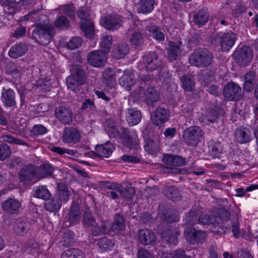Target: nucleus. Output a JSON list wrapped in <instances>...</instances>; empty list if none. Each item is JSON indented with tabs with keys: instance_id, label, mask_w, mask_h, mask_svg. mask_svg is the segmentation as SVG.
I'll use <instances>...</instances> for the list:
<instances>
[{
	"instance_id": "nucleus-1",
	"label": "nucleus",
	"mask_w": 258,
	"mask_h": 258,
	"mask_svg": "<svg viewBox=\"0 0 258 258\" xmlns=\"http://www.w3.org/2000/svg\"><path fill=\"white\" fill-rule=\"evenodd\" d=\"M142 82L141 85H138L134 90L131 94L136 99H139L145 102L149 106L154 107V104L158 102L160 99L159 92L152 86H148L145 90L142 85V82L145 83L148 80V77L144 76L140 78Z\"/></svg>"
},
{
	"instance_id": "nucleus-2",
	"label": "nucleus",
	"mask_w": 258,
	"mask_h": 258,
	"mask_svg": "<svg viewBox=\"0 0 258 258\" xmlns=\"http://www.w3.org/2000/svg\"><path fill=\"white\" fill-rule=\"evenodd\" d=\"M233 215H236L231 214L230 209L229 211L225 208L219 209L217 215L214 217L212 227L210 228L211 230L219 235L225 234L229 229V222L232 220Z\"/></svg>"
},
{
	"instance_id": "nucleus-3",
	"label": "nucleus",
	"mask_w": 258,
	"mask_h": 258,
	"mask_svg": "<svg viewBox=\"0 0 258 258\" xmlns=\"http://www.w3.org/2000/svg\"><path fill=\"white\" fill-rule=\"evenodd\" d=\"M53 27L47 24L38 23L32 31V38L41 45H47L50 43L53 35Z\"/></svg>"
},
{
	"instance_id": "nucleus-4",
	"label": "nucleus",
	"mask_w": 258,
	"mask_h": 258,
	"mask_svg": "<svg viewBox=\"0 0 258 258\" xmlns=\"http://www.w3.org/2000/svg\"><path fill=\"white\" fill-rule=\"evenodd\" d=\"M213 58V54L208 49L199 48L190 54L188 60L192 66L205 68L212 64Z\"/></svg>"
},
{
	"instance_id": "nucleus-5",
	"label": "nucleus",
	"mask_w": 258,
	"mask_h": 258,
	"mask_svg": "<svg viewBox=\"0 0 258 258\" xmlns=\"http://www.w3.org/2000/svg\"><path fill=\"white\" fill-rule=\"evenodd\" d=\"M90 9L88 7H80L76 11V14L81 19L80 25L85 36L90 39L94 36V26L92 21L89 19Z\"/></svg>"
},
{
	"instance_id": "nucleus-6",
	"label": "nucleus",
	"mask_w": 258,
	"mask_h": 258,
	"mask_svg": "<svg viewBox=\"0 0 258 258\" xmlns=\"http://www.w3.org/2000/svg\"><path fill=\"white\" fill-rule=\"evenodd\" d=\"M203 211V208L199 206L195 205L192 207L189 213L186 216V224L189 226L197 223L204 225L211 224V228L214 221V217H211L208 215L202 216Z\"/></svg>"
},
{
	"instance_id": "nucleus-7",
	"label": "nucleus",
	"mask_w": 258,
	"mask_h": 258,
	"mask_svg": "<svg viewBox=\"0 0 258 258\" xmlns=\"http://www.w3.org/2000/svg\"><path fill=\"white\" fill-rule=\"evenodd\" d=\"M70 70L71 75L66 79L67 85L70 89L75 91L77 87L85 83V73L81 66L77 64L71 65Z\"/></svg>"
},
{
	"instance_id": "nucleus-8",
	"label": "nucleus",
	"mask_w": 258,
	"mask_h": 258,
	"mask_svg": "<svg viewBox=\"0 0 258 258\" xmlns=\"http://www.w3.org/2000/svg\"><path fill=\"white\" fill-rule=\"evenodd\" d=\"M236 39V34L230 31L217 34L213 38V42L219 46L222 51H228L234 45Z\"/></svg>"
},
{
	"instance_id": "nucleus-9",
	"label": "nucleus",
	"mask_w": 258,
	"mask_h": 258,
	"mask_svg": "<svg viewBox=\"0 0 258 258\" xmlns=\"http://www.w3.org/2000/svg\"><path fill=\"white\" fill-rule=\"evenodd\" d=\"M204 133L198 126H191L185 128L182 135L184 143L187 146H196L203 136Z\"/></svg>"
},
{
	"instance_id": "nucleus-10",
	"label": "nucleus",
	"mask_w": 258,
	"mask_h": 258,
	"mask_svg": "<svg viewBox=\"0 0 258 258\" xmlns=\"http://www.w3.org/2000/svg\"><path fill=\"white\" fill-rule=\"evenodd\" d=\"M234 57L236 62L241 67L246 66L253 57V50L248 46L238 47L235 51Z\"/></svg>"
},
{
	"instance_id": "nucleus-11",
	"label": "nucleus",
	"mask_w": 258,
	"mask_h": 258,
	"mask_svg": "<svg viewBox=\"0 0 258 258\" xmlns=\"http://www.w3.org/2000/svg\"><path fill=\"white\" fill-rule=\"evenodd\" d=\"M18 176L21 182L26 183H34L39 180L37 176V167L31 164L24 166L19 172Z\"/></svg>"
},
{
	"instance_id": "nucleus-12",
	"label": "nucleus",
	"mask_w": 258,
	"mask_h": 258,
	"mask_svg": "<svg viewBox=\"0 0 258 258\" xmlns=\"http://www.w3.org/2000/svg\"><path fill=\"white\" fill-rule=\"evenodd\" d=\"M223 94L227 101H238L242 98L243 93L238 84L230 82L224 87Z\"/></svg>"
},
{
	"instance_id": "nucleus-13",
	"label": "nucleus",
	"mask_w": 258,
	"mask_h": 258,
	"mask_svg": "<svg viewBox=\"0 0 258 258\" xmlns=\"http://www.w3.org/2000/svg\"><path fill=\"white\" fill-rule=\"evenodd\" d=\"M118 134L124 144L131 149H136L139 144L138 135L135 131H130L127 128L122 127Z\"/></svg>"
},
{
	"instance_id": "nucleus-14",
	"label": "nucleus",
	"mask_w": 258,
	"mask_h": 258,
	"mask_svg": "<svg viewBox=\"0 0 258 258\" xmlns=\"http://www.w3.org/2000/svg\"><path fill=\"white\" fill-rule=\"evenodd\" d=\"M121 17L117 15H109L103 16L100 20V24L107 30L115 31L122 26Z\"/></svg>"
},
{
	"instance_id": "nucleus-15",
	"label": "nucleus",
	"mask_w": 258,
	"mask_h": 258,
	"mask_svg": "<svg viewBox=\"0 0 258 258\" xmlns=\"http://www.w3.org/2000/svg\"><path fill=\"white\" fill-rule=\"evenodd\" d=\"M143 63L147 71L153 72L161 66L162 60L156 53L150 51L143 56Z\"/></svg>"
},
{
	"instance_id": "nucleus-16",
	"label": "nucleus",
	"mask_w": 258,
	"mask_h": 258,
	"mask_svg": "<svg viewBox=\"0 0 258 258\" xmlns=\"http://www.w3.org/2000/svg\"><path fill=\"white\" fill-rule=\"evenodd\" d=\"M73 112L68 107L61 106L55 108L54 115L62 124H69L73 121Z\"/></svg>"
},
{
	"instance_id": "nucleus-17",
	"label": "nucleus",
	"mask_w": 258,
	"mask_h": 258,
	"mask_svg": "<svg viewBox=\"0 0 258 258\" xmlns=\"http://www.w3.org/2000/svg\"><path fill=\"white\" fill-rule=\"evenodd\" d=\"M169 117L168 110L161 107H157L151 114V120L153 125L161 126Z\"/></svg>"
},
{
	"instance_id": "nucleus-18",
	"label": "nucleus",
	"mask_w": 258,
	"mask_h": 258,
	"mask_svg": "<svg viewBox=\"0 0 258 258\" xmlns=\"http://www.w3.org/2000/svg\"><path fill=\"white\" fill-rule=\"evenodd\" d=\"M87 60L90 65L94 67H101L105 64L106 56L102 50L93 51L88 53Z\"/></svg>"
},
{
	"instance_id": "nucleus-19",
	"label": "nucleus",
	"mask_w": 258,
	"mask_h": 258,
	"mask_svg": "<svg viewBox=\"0 0 258 258\" xmlns=\"http://www.w3.org/2000/svg\"><path fill=\"white\" fill-rule=\"evenodd\" d=\"M80 133L76 128L68 127L64 128L62 137V140L63 143L70 144H75L80 141Z\"/></svg>"
},
{
	"instance_id": "nucleus-20",
	"label": "nucleus",
	"mask_w": 258,
	"mask_h": 258,
	"mask_svg": "<svg viewBox=\"0 0 258 258\" xmlns=\"http://www.w3.org/2000/svg\"><path fill=\"white\" fill-rule=\"evenodd\" d=\"M21 203L17 199L9 198L2 204L3 209L8 214H17L21 207Z\"/></svg>"
},
{
	"instance_id": "nucleus-21",
	"label": "nucleus",
	"mask_w": 258,
	"mask_h": 258,
	"mask_svg": "<svg viewBox=\"0 0 258 258\" xmlns=\"http://www.w3.org/2000/svg\"><path fill=\"white\" fill-rule=\"evenodd\" d=\"M138 239L140 243L144 245L152 244L156 240L155 233L148 229L138 231Z\"/></svg>"
},
{
	"instance_id": "nucleus-22",
	"label": "nucleus",
	"mask_w": 258,
	"mask_h": 258,
	"mask_svg": "<svg viewBox=\"0 0 258 258\" xmlns=\"http://www.w3.org/2000/svg\"><path fill=\"white\" fill-rule=\"evenodd\" d=\"M118 82L126 90L130 91L135 84L132 70L126 69L123 71V75L119 79Z\"/></svg>"
},
{
	"instance_id": "nucleus-23",
	"label": "nucleus",
	"mask_w": 258,
	"mask_h": 258,
	"mask_svg": "<svg viewBox=\"0 0 258 258\" xmlns=\"http://www.w3.org/2000/svg\"><path fill=\"white\" fill-rule=\"evenodd\" d=\"M16 94L11 89H4L2 92L1 101L7 107L14 106L16 104Z\"/></svg>"
},
{
	"instance_id": "nucleus-24",
	"label": "nucleus",
	"mask_w": 258,
	"mask_h": 258,
	"mask_svg": "<svg viewBox=\"0 0 258 258\" xmlns=\"http://www.w3.org/2000/svg\"><path fill=\"white\" fill-rule=\"evenodd\" d=\"M114 146L109 142L104 144L97 145L94 153L97 156L108 158L112 154Z\"/></svg>"
},
{
	"instance_id": "nucleus-25",
	"label": "nucleus",
	"mask_w": 258,
	"mask_h": 258,
	"mask_svg": "<svg viewBox=\"0 0 258 258\" xmlns=\"http://www.w3.org/2000/svg\"><path fill=\"white\" fill-rule=\"evenodd\" d=\"M219 117L218 112L215 109H210L206 111V113L203 114L199 118V120L204 125H210L211 124L218 121Z\"/></svg>"
},
{
	"instance_id": "nucleus-26",
	"label": "nucleus",
	"mask_w": 258,
	"mask_h": 258,
	"mask_svg": "<svg viewBox=\"0 0 258 258\" xmlns=\"http://www.w3.org/2000/svg\"><path fill=\"white\" fill-rule=\"evenodd\" d=\"M27 46L25 43H16L10 49L9 55L11 58H17L23 55L27 51Z\"/></svg>"
},
{
	"instance_id": "nucleus-27",
	"label": "nucleus",
	"mask_w": 258,
	"mask_h": 258,
	"mask_svg": "<svg viewBox=\"0 0 258 258\" xmlns=\"http://www.w3.org/2000/svg\"><path fill=\"white\" fill-rule=\"evenodd\" d=\"M110 224L107 221H102L96 223L92 228V234L95 236L105 234L109 232Z\"/></svg>"
},
{
	"instance_id": "nucleus-28",
	"label": "nucleus",
	"mask_w": 258,
	"mask_h": 258,
	"mask_svg": "<svg viewBox=\"0 0 258 258\" xmlns=\"http://www.w3.org/2000/svg\"><path fill=\"white\" fill-rule=\"evenodd\" d=\"M209 17V13L206 9H200L194 12L193 21L196 25L203 26L208 22Z\"/></svg>"
},
{
	"instance_id": "nucleus-29",
	"label": "nucleus",
	"mask_w": 258,
	"mask_h": 258,
	"mask_svg": "<svg viewBox=\"0 0 258 258\" xmlns=\"http://www.w3.org/2000/svg\"><path fill=\"white\" fill-rule=\"evenodd\" d=\"M125 227V223L124 217L120 214H117L114 215L113 222L110 226V229L113 232L118 233L123 231Z\"/></svg>"
},
{
	"instance_id": "nucleus-30",
	"label": "nucleus",
	"mask_w": 258,
	"mask_h": 258,
	"mask_svg": "<svg viewBox=\"0 0 258 258\" xmlns=\"http://www.w3.org/2000/svg\"><path fill=\"white\" fill-rule=\"evenodd\" d=\"M25 0H2V5L5 12L8 14H14L18 11L17 4L21 2L25 3Z\"/></svg>"
},
{
	"instance_id": "nucleus-31",
	"label": "nucleus",
	"mask_w": 258,
	"mask_h": 258,
	"mask_svg": "<svg viewBox=\"0 0 258 258\" xmlns=\"http://www.w3.org/2000/svg\"><path fill=\"white\" fill-rule=\"evenodd\" d=\"M142 118V114L139 110L134 108L128 109L127 113L126 115V119L131 126H134L138 124Z\"/></svg>"
},
{
	"instance_id": "nucleus-32",
	"label": "nucleus",
	"mask_w": 258,
	"mask_h": 258,
	"mask_svg": "<svg viewBox=\"0 0 258 258\" xmlns=\"http://www.w3.org/2000/svg\"><path fill=\"white\" fill-rule=\"evenodd\" d=\"M163 161L164 164L169 166H181L185 164L184 158L170 155L164 156Z\"/></svg>"
},
{
	"instance_id": "nucleus-33",
	"label": "nucleus",
	"mask_w": 258,
	"mask_h": 258,
	"mask_svg": "<svg viewBox=\"0 0 258 258\" xmlns=\"http://www.w3.org/2000/svg\"><path fill=\"white\" fill-rule=\"evenodd\" d=\"M236 141L240 144H245L250 140V132L246 127H239L235 132Z\"/></svg>"
},
{
	"instance_id": "nucleus-34",
	"label": "nucleus",
	"mask_w": 258,
	"mask_h": 258,
	"mask_svg": "<svg viewBox=\"0 0 258 258\" xmlns=\"http://www.w3.org/2000/svg\"><path fill=\"white\" fill-rule=\"evenodd\" d=\"M155 0H140L138 3L137 11L139 13L147 14L154 9Z\"/></svg>"
},
{
	"instance_id": "nucleus-35",
	"label": "nucleus",
	"mask_w": 258,
	"mask_h": 258,
	"mask_svg": "<svg viewBox=\"0 0 258 258\" xmlns=\"http://www.w3.org/2000/svg\"><path fill=\"white\" fill-rule=\"evenodd\" d=\"M182 87L187 92H192L195 88V78L191 74L184 75L180 79Z\"/></svg>"
},
{
	"instance_id": "nucleus-36",
	"label": "nucleus",
	"mask_w": 258,
	"mask_h": 258,
	"mask_svg": "<svg viewBox=\"0 0 258 258\" xmlns=\"http://www.w3.org/2000/svg\"><path fill=\"white\" fill-rule=\"evenodd\" d=\"M128 52V45L126 43L115 44L113 49V55L117 59L123 58Z\"/></svg>"
},
{
	"instance_id": "nucleus-37",
	"label": "nucleus",
	"mask_w": 258,
	"mask_h": 258,
	"mask_svg": "<svg viewBox=\"0 0 258 258\" xmlns=\"http://www.w3.org/2000/svg\"><path fill=\"white\" fill-rule=\"evenodd\" d=\"M54 171L53 167L48 163H45L37 167L38 179L51 175Z\"/></svg>"
},
{
	"instance_id": "nucleus-38",
	"label": "nucleus",
	"mask_w": 258,
	"mask_h": 258,
	"mask_svg": "<svg viewBox=\"0 0 258 258\" xmlns=\"http://www.w3.org/2000/svg\"><path fill=\"white\" fill-rule=\"evenodd\" d=\"M130 36V42L132 46L135 48H139L144 44V39L141 32L133 31Z\"/></svg>"
},
{
	"instance_id": "nucleus-39",
	"label": "nucleus",
	"mask_w": 258,
	"mask_h": 258,
	"mask_svg": "<svg viewBox=\"0 0 258 258\" xmlns=\"http://www.w3.org/2000/svg\"><path fill=\"white\" fill-rule=\"evenodd\" d=\"M58 189V198L60 202L66 203L69 199L71 192L68 187L63 183H58L57 184Z\"/></svg>"
},
{
	"instance_id": "nucleus-40",
	"label": "nucleus",
	"mask_w": 258,
	"mask_h": 258,
	"mask_svg": "<svg viewBox=\"0 0 258 258\" xmlns=\"http://www.w3.org/2000/svg\"><path fill=\"white\" fill-rule=\"evenodd\" d=\"M30 229V224L21 219L16 220L14 224V232L19 235H23L27 233Z\"/></svg>"
},
{
	"instance_id": "nucleus-41",
	"label": "nucleus",
	"mask_w": 258,
	"mask_h": 258,
	"mask_svg": "<svg viewBox=\"0 0 258 258\" xmlns=\"http://www.w3.org/2000/svg\"><path fill=\"white\" fill-rule=\"evenodd\" d=\"M178 234V230L175 228H169L162 233V237L165 238L168 243L176 244Z\"/></svg>"
},
{
	"instance_id": "nucleus-42",
	"label": "nucleus",
	"mask_w": 258,
	"mask_h": 258,
	"mask_svg": "<svg viewBox=\"0 0 258 258\" xmlns=\"http://www.w3.org/2000/svg\"><path fill=\"white\" fill-rule=\"evenodd\" d=\"M164 195L173 201H177L180 199L179 190L173 186L165 188L163 190Z\"/></svg>"
},
{
	"instance_id": "nucleus-43",
	"label": "nucleus",
	"mask_w": 258,
	"mask_h": 258,
	"mask_svg": "<svg viewBox=\"0 0 258 258\" xmlns=\"http://www.w3.org/2000/svg\"><path fill=\"white\" fill-rule=\"evenodd\" d=\"M103 78L108 86H113L116 83L115 73L110 68L106 69L103 73Z\"/></svg>"
},
{
	"instance_id": "nucleus-44",
	"label": "nucleus",
	"mask_w": 258,
	"mask_h": 258,
	"mask_svg": "<svg viewBox=\"0 0 258 258\" xmlns=\"http://www.w3.org/2000/svg\"><path fill=\"white\" fill-rule=\"evenodd\" d=\"M147 30L149 32L151 36L158 41L164 40L165 36L163 31L158 26H149L147 27Z\"/></svg>"
},
{
	"instance_id": "nucleus-45",
	"label": "nucleus",
	"mask_w": 258,
	"mask_h": 258,
	"mask_svg": "<svg viewBox=\"0 0 258 258\" xmlns=\"http://www.w3.org/2000/svg\"><path fill=\"white\" fill-rule=\"evenodd\" d=\"M101 39V41L100 42V45L102 49V51L107 53L110 51L112 43V37L110 35L103 34Z\"/></svg>"
},
{
	"instance_id": "nucleus-46",
	"label": "nucleus",
	"mask_w": 258,
	"mask_h": 258,
	"mask_svg": "<svg viewBox=\"0 0 258 258\" xmlns=\"http://www.w3.org/2000/svg\"><path fill=\"white\" fill-rule=\"evenodd\" d=\"M61 207V202L58 198H52L45 204L46 210L50 212L58 211Z\"/></svg>"
},
{
	"instance_id": "nucleus-47",
	"label": "nucleus",
	"mask_w": 258,
	"mask_h": 258,
	"mask_svg": "<svg viewBox=\"0 0 258 258\" xmlns=\"http://www.w3.org/2000/svg\"><path fill=\"white\" fill-rule=\"evenodd\" d=\"M144 148L149 154L153 155H157L160 151L159 143L151 140H148L147 141H146Z\"/></svg>"
},
{
	"instance_id": "nucleus-48",
	"label": "nucleus",
	"mask_w": 258,
	"mask_h": 258,
	"mask_svg": "<svg viewBox=\"0 0 258 258\" xmlns=\"http://www.w3.org/2000/svg\"><path fill=\"white\" fill-rule=\"evenodd\" d=\"M82 251L78 248L67 249L62 253L61 258H84Z\"/></svg>"
},
{
	"instance_id": "nucleus-49",
	"label": "nucleus",
	"mask_w": 258,
	"mask_h": 258,
	"mask_svg": "<svg viewBox=\"0 0 258 258\" xmlns=\"http://www.w3.org/2000/svg\"><path fill=\"white\" fill-rule=\"evenodd\" d=\"M80 219V207L76 204L73 205L70 209L69 221L72 224L76 223Z\"/></svg>"
},
{
	"instance_id": "nucleus-50",
	"label": "nucleus",
	"mask_w": 258,
	"mask_h": 258,
	"mask_svg": "<svg viewBox=\"0 0 258 258\" xmlns=\"http://www.w3.org/2000/svg\"><path fill=\"white\" fill-rule=\"evenodd\" d=\"M59 12L65 14L70 18L75 17V8L72 4H68L60 6L58 8Z\"/></svg>"
},
{
	"instance_id": "nucleus-51",
	"label": "nucleus",
	"mask_w": 258,
	"mask_h": 258,
	"mask_svg": "<svg viewBox=\"0 0 258 258\" xmlns=\"http://www.w3.org/2000/svg\"><path fill=\"white\" fill-rule=\"evenodd\" d=\"M51 195L46 186H38L35 190V197L44 200H49Z\"/></svg>"
},
{
	"instance_id": "nucleus-52",
	"label": "nucleus",
	"mask_w": 258,
	"mask_h": 258,
	"mask_svg": "<svg viewBox=\"0 0 258 258\" xmlns=\"http://www.w3.org/2000/svg\"><path fill=\"white\" fill-rule=\"evenodd\" d=\"M83 222L87 227H92V228L96 223L94 217L89 209H85L83 217Z\"/></svg>"
},
{
	"instance_id": "nucleus-53",
	"label": "nucleus",
	"mask_w": 258,
	"mask_h": 258,
	"mask_svg": "<svg viewBox=\"0 0 258 258\" xmlns=\"http://www.w3.org/2000/svg\"><path fill=\"white\" fill-rule=\"evenodd\" d=\"M181 49L179 44H174L171 45L168 50V55L170 61L175 60L177 58L181 52Z\"/></svg>"
},
{
	"instance_id": "nucleus-54",
	"label": "nucleus",
	"mask_w": 258,
	"mask_h": 258,
	"mask_svg": "<svg viewBox=\"0 0 258 258\" xmlns=\"http://www.w3.org/2000/svg\"><path fill=\"white\" fill-rule=\"evenodd\" d=\"M230 225L231 226L232 232L234 237L237 238L239 237L240 232L239 230V223L237 215H233L232 220L230 221L229 226Z\"/></svg>"
},
{
	"instance_id": "nucleus-55",
	"label": "nucleus",
	"mask_w": 258,
	"mask_h": 258,
	"mask_svg": "<svg viewBox=\"0 0 258 258\" xmlns=\"http://www.w3.org/2000/svg\"><path fill=\"white\" fill-rule=\"evenodd\" d=\"M55 25L59 30H67L70 27V23L66 17L61 16L55 20Z\"/></svg>"
},
{
	"instance_id": "nucleus-56",
	"label": "nucleus",
	"mask_w": 258,
	"mask_h": 258,
	"mask_svg": "<svg viewBox=\"0 0 258 258\" xmlns=\"http://www.w3.org/2000/svg\"><path fill=\"white\" fill-rule=\"evenodd\" d=\"M120 196L124 199L130 200L133 198L135 194V190L134 188L131 186L127 187L124 188L121 185L120 191H119Z\"/></svg>"
},
{
	"instance_id": "nucleus-57",
	"label": "nucleus",
	"mask_w": 258,
	"mask_h": 258,
	"mask_svg": "<svg viewBox=\"0 0 258 258\" xmlns=\"http://www.w3.org/2000/svg\"><path fill=\"white\" fill-rule=\"evenodd\" d=\"M4 142L16 145H24L29 147V145L26 142L12 136L10 135H5L2 137Z\"/></svg>"
},
{
	"instance_id": "nucleus-58",
	"label": "nucleus",
	"mask_w": 258,
	"mask_h": 258,
	"mask_svg": "<svg viewBox=\"0 0 258 258\" xmlns=\"http://www.w3.org/2000/svg\"><path fill=\"white\" fill-rule=\"evenodd\" d=\"M83 43V40L80 37H74L70 40L66 44L67 48L73 50L78 48L81 46Z\"/></svg>"
},
{
	"instance_id": "nucleus-59",
	"label": "nucleus",
	"mask_w": 258,
	"mask_h": 258,
	"mask_svg": "<svg viewBox=\"0 0 258 258\" xmlns=\"http://www.w3.org/2000/svg\"><path fill=\"white\" fill-rule=\"evenodd\" d=\"M11 155L10 146L6 143L0 145V160L4 161L9 158Z\"/></svg>"
},
{
	"instance_id": "nucleus-60",
	"label": "nucleus",
	"mask_w": 258,
	"mask_h": 258,
	"mask_svg": "<svg viewBox=\"0 0 258 258\" xmlns=\"http://www.w3.org/2000/svg\"><path fill=\"white\" fill-rule=\"evenodd\" d=\"M30 132L34 136L38 137L45 134L47 132V130L42 124H35L30 130Z\"/></svg>"
},
{
	"instance_id": "nucleus-61",
	"label": "nucleus",
	"mask_w": 258,
	"mask_h": 258,
	"mask_svg": "<svg viewBox=\"0 0 258 258\" xmlns=\"http://www.w3.org/2000/svg\"><path fill=\"white\" fill-rule=\"evenodd\" d=\"M223 151V146L219 142L215 143L212 146L210 153L214 158H219Z\"/></svg>"
},
{
	"instance_id": "nucleus-62",
	"label": "nucleus",
	"mask_w": 258,
	"mask_h": 258,
	"mask_svg": "<svg viewBox=\"0 0 258 258\" xmlns=\"http://www.w3.org/2000/svg\"><path fill=\"white\" fill-rule=\"evenodd\" d=\"M196 229L195 228H189L184 232L185 237L190 244L196 243Z\"/></svg>"
},
{
	"instance_id": "nucleus-63",
	"label": "nucleus",
	"mask_w": 258,
	"mask_h": 258,
	"mask_svg": "<svg viewBox=\"0 0 258 258\" xmlns=\"http://www.w3.org/2000/svg\"><path fill=\"white\" fill-rule=\"evenodd\" d=\"M130 26L127 33V34H131L133 31H142V30L140 28L141 23L139 20H135L134 19H132L130 20Z\"/></svg>"
},
{
	"instance_id": "nucleus-64",
	"label": "nucleus",
	"mask_w": 258,
	"mask_h": 258,
	"mask_svg": "<svg viewBox=\"0 0 258 258\" xmlns=\"http://www.w3.org/2000/svg\"><path fill=\"white\" fill-rule=\"evenodd\" d=\"M104 126L109 133L115 136L118 135V132L115 126L114 121L112 119H107L104 122Z\"/></svg>"
}]
</instances>
